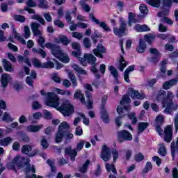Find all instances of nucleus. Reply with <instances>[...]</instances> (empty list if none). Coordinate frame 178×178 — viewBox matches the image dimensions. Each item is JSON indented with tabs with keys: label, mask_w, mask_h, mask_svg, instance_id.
<instances>
[{
	"label": "nucleus",
	"mask_w": 178,
	"mask_h": 178,
	"mask_svg": "<svg viewBox=\"0 0 178 178\" xmlns=\"http://www.w3.org/2000/svg\"><path fill=\"white\" fill-rule=\"evenodd\" d=\"M41 95L46 97L45 104L47 106L56 108L63 115V116H70L74 112V107L70 104L69 100H64L63 104L59 107V97L54 92L45 93L44 90L40 91Z\"/></svg>",
	"instance_id": "nucleus-1"
},
{
	"label": "nucleus",
	"mask_w": 178,
	"mask_h": 178,
	"mask_svg": "<svg viewBox=\"0 0 178 178\" xmlns=\"http://www.w3.org/2000/svg\"><path fill=\"white\" fill-rule=\"evenodd\" d=\"M175 96L172 92H168L164 90H160L157 95V100L159 102H162L164 109V113H172L173 111H177L178 106L176 102L173 101Z\"/></svg>",
	"instance_id": "nucleus-2"
},
{
	"label": "nucleus",
	"mask_w": 178,
	"mask_h": 178,
	"mask_svg": "<svg viewBox=\"0 0 178 178\" xmlns=\"http://www.w3.org/2000/svg\"><path fill=\"white\" fill-rule=\"evenodd\" d=\"M23 166H26V175L25 178H37V175L33 174L31 175H29V172L31 170V168L30 166V159H22L20 156H17L9 165L10 169H13V170H15V172L17 173V170H16V168H21Z\"/></svg>",
	"instance_id": "nucleus-3"
},
{
	"label": "nucleus",
	"mask_w": 178,
	"mask_h": 178,
	"mask_svg": "<svg viewBox=\"0 0 178 178\" xmlns=\"http://www.w3.org/2000/svg\"><path fill=\"white\" fill-rule=\"evenodd\" d=\"M44 47H46L47 49H51L52 55L54 56L55 58H57V59H59V60L63 63H69V62H70V58H69L67 54L61 51L59 45L49 42L46 43Z\"/></svg>",
	"instance_id": "nucleus-4"
},
{
	"label": "nucleus",
	"mask_w": 178,
	"mask_h": 178,
	"mask_svg": "<svg viewBox=\"0 0 178 178\" xmlns=\"http://www.w3.org/2000/svg\"><path fill=\"white\" fill-rule=\"evenodd\" d=\"M40 27H41V24L37 22H31V29L32 30V33L35 37H38L39 39L38 40V42L39 45L42 48H44L43 46L44 44L45 43V39L44 37H42V31L41 29H40Z\"/></svg>",
	"instance_id": "nucleus-5"
},
{
	"label": "nucleus",
	"mask_w": 178,
	"mask_h": 178,
	"mask_svg": "<svg viewBox=\"0 0 178 178\" xmlns=\"http://www.w3.org/2000/svg\"><path fill=\"white\" fill-rule=\"evenodd\" d=\"M69 124L66 122H63L59 125L58 130L55 135L56 143H62L63 136L66 134V130H69Z\"/></svg>",
	"instance_id": "nucleus-6"
},
{
	"label": "nucleus",
	"mask_w": 178,
	"mask_h": 178,
	"mask_svg": "<svg viewBox=\"0 0 178 178\" xmlns=\"http://www.w3.org/2000/svg\"><path fill=\"white\" fill-rule=\"evenodd\" d=\"M126 26H127V24L126 21H124V19L122 17H120V28L113 29L114 34L118 37H123V34H124L126 31Z\"/></svg>",
	"instance_id": "nucleus-7"
},
{
	"label": "nucleus",
	"mask_w": 178,
	"mask_h": 178,
	"mask_svg": "<svg viewBox=\"0 0 178 178\" xmlns=\"http://www.w3.org/2000/svg\"><path fill=\"white\" fill-rule=\"evenodd\" d=\"M85 88L88 90H86L85 94L87 99V108L88 109H92V86L91 85H86Z\"/></svg>",
	"instance_id": "nucleus-8"
},
{
	"label": "nucleus",
	"mask_w": 178,
	"mask_h": 178,
	"mask_svg": "<svg viewBox=\"0 0 178 178\" xmlns=\"http://www.w3.org/2000/svg\"><path fill=\"white\" fill-rule=\"evenodd\" d=\"M107 99L108 97L106 96H104L102 99V109L100 113L102 119H103V122H104V123H109V115L105 108V104H106Z\"/></svg>",
	"instance_id": "nucleus-9"
},
{
	"label": "nucleus",
	"mask_w": 178,
	"mask_h": 178,
	"mask_svg": "<svg viewBox=\"0 0 178 178\" xmlns=\"http://www.w3.org/2000/svg\"><path fill=\"white\" fill-rule=\"evenodd\" d=\"M101 158L104 161V162L111 161V158H112V152H111V148L106 146V145H103L102 148Z\"/></svg>",
	"instance_id": "nucleus-10"
},
{
	"label": "nucleus",
	"mask_w": 178,
	"mask_h": 178,
	"mask_svg": "<svg viewBox=\"0 0 178 178\" xmlns=\"http://www.w3.org/2000/svg\"><path fill=\"white\" fill-rule=\"evenodd\" d=\"M118 141L122 143V141H131L133 136L127 130H122L118 133Z\"/></svg>",
	"instance_id": "nucleus-11"
},
{
	"label": "nucleus",
	"mask_w": 178,
	"mask_h": 178,
	"mask_svg": "<svg viewBox=\"0 0 178 178\" xmlns=\"http://www.w3.org/2000/svg\"><path fill=\"white\" fill-rule=\"evenodd\" d=\"M90 17L91 18L92 22H94V23H95V24H98L99 26V27L103 29V30H104L107 33H109V31H111V28H109V26H108V24H106V22H99V20L98 19L95 18V17L94 16V14H90Z\"/></svg>",
	"instance_id": "nucleus-12"
},
{
	"label": "nucleus",
	"mask_w": 178,
	"mask_h": 178,
	"mask_svg": "<svg viewBox=\"0 0 178 178\" xmlns=\"http://www.w3.org/2000/svg\"><path fill=\"white\" fill-rule=\"evenodd\" d=\"M173 127L170 125L167 126L164 129V141L165 143H170L172 141V138L173 137Z\"/></svg>",
	"instance_id": "nucleus-13"
},
{
	"label": "nucleus",
	"mask_w": 178,
	"mask_h": 178,
	"mask_svg": "<svg viewBox=\"0 0 178 178\" xmlns=\"http://www.w3.org/2000/svg\"><path fill=\"white\" fill-rule=\"evenodd\" d=\"M106 52V49H105L101 44H97L96 49H93L94 55L97 58H101V59H104L103 54H105Z\"/></svg>",
	"instance_id": "nucleus-14"
},
{
	"label": "nucleus",
	"mask_w": 178,
	"mask_h": 178,
	"mask_svg": "<svg viewBox=\"0 0 178 178\" xmlns=\"http://www.w3.org/2000/svg\"><path fill=\"white\" fill-rule=\"evenodd\" d=\"M128 92L129 95L133 99H144L145 97L144 94H140L138 90H135L134 89H130Z\"/></svg>",
	"instance_id": "nucleus-15"
},
{
	"label": "nucleus",
	"mask_w": 178,
	"mask_h": 178,
	"mask_svg": "<svg viewBox=\"0 0 178 178\" xmlns=\"http://www.w3.org/2000/svg\"><path fill=\"white\" fill-rule=\"evenodd\" d=\"M10 81H12V76L9 74H3L1 79V87L6 88Z\"/></svg>",
	"instance_id": "nucleus-16"
},
{
	"label": "nucleus",
	"mask_w": 178,
	"mask_h": 178,
	"mask_svg": "<svg viewBox=\"0 0 178 178\" xmlns=\"http://www.w3.org/2000/svg\"><path fill=\"white\" fill-rule=\"evenodd\" d=\"M108 70L114 78V84H119V73L113 65L108 67Z\"/></svg>",
	"instance_id": "nucleus-17"
},
{
	"label": "nucleus",
	"mask_w": 178,
	"mask_h": 178,
	"mask_svg": "<svg viewBox=\"0 0 178 178\" xmlns=\"http://www.w3.org/2000/svg\"><path fill=\"white\" fill-rule=\"evenodd\" d=\"M72 55H73V56H74L75 58H77L79 59V60L81 65H82V66H87V63L86 62V60H84V58H83V57H80V56H81V49L73 51Z\"/></svg>",
	"instance_id": "nucleus-18"
},
{
	"label": "nucleus",
	"mask_w": 178,
	"mask_h": 178,
	"mask_svg": "<svg viewBox=\"0 0 178 178\" xmlns=\"http://www.w3.org/2000/svg\"><path fill=\"white\" fill-rule=\"evenodd\" d=\"M83 60H86V64L88 62L89 65H94V63L97 62V58L94 55L90 54H84Z\"/></svg>",
	"instance_id": "nucleus-19"
},
{
	"label": "nucleus",
	"mask_w": 178,
	"mask_h": 178,
	"mask_svg": "<svg viewBox=\"0 0 178 178\" xmlns=\"http://www.w3.org/2000/svg\"><path fill=\"white\" fill-rule=\"evenodd\" d=\"M65 152L67 155H70V158L71 161H74L76 159V156H77V152L76 149H72V147H67L65 149Z\"/></svg>",
	"instance_id": "nucleus-20"
},
{
	"label": "nucleus",
	"mask_w": 178,
	"mask_h": 178,
	"mask_svg": "<svg viewBox=\"0 0 178 178\" xmlns=\"http://www.w3.org/2000/svg\"><path fill=\"white\" fill-rule=\"evenodd\" d=\"M177 83V79H170L169 81H165L163 84V90H170V88H172L173 86H176Z\"/></svg>",
	"instance_id": "nucleus-21"
},
{
	"label": "nucleus",
	"mask_w": 178,
	"mask_h": 178,
	"mask_svg": "<svg viewBox=\"0 0 178 178\" xmlns=\"http://www.w3.org/2000/svg\"><path fill=\"white\" fill-rule=\"evenodd\" d=\"M74 99H79L83 105H86V98L84 97V95L81 93V90H76L74 94Z\"/></svg>",
	"instance_id": "nucleus-22"
},
{
	"label": "nucleus",
	"mask_w": 178,
	"mask_h": 178,
	"mask_svg": "<svg viewBox=\"0 0 178 178\" xmlns=\"http://www.w3.org/2000/svg\"><path fill=\"white\" fill-rule=\"evenodd\" d=\"M2 63L4 67V70H6V72H13L14 70L13 65L10 62L8 61V60L6 59H3Z\"/></svg>",
	"instance_id": "nucleus-23"
},
{
	"label": "nucleus",
	"mask_w": 178,
	"mask_h": 178,
	"mask_svg": "<svg viewBox=\"0 0 178 178\" xmlns=\"http://www.w3.org/2000/svg\"><path fill=\"white\" fill-rule=\"evenodd\" d=\"M134 29L138 33H144V31H151V29L146 24L140 25V24H136Z\"/></svg>",
	"instance_id": "nucleus-24"
},
{
	"label": "nucleus",
	"mask_w": 178,
	"mask_h": 178,
	"mask_svg": "<svg viewBox=\"0 0 178 178\" xmlns=\"http://www.w3.org/2000/svg\"><path fill=\"white\" fill-rule=\"evenodd\" d=\"M147 48V44H145V40L140 39L139 41V45L136 48L137 52L139 54H143Z\"/></svg>",
	"instance_id": "nucleus-25"
},
{
	"label": "nucleus",
	"mask_w": 178,
	"mask_h": 178,
	"mask_svg": "<svg viewBox=\"0 0 178 178\" xmlns=\"http://www.w3.org/2000/svg\"><path fill=\"white\" fill-rule=\"evenodd\" d=\"M42 127H43L42 124L29 125L26 127V130L30 133H37V131H39L40 129H42Z\"/></svg>",
	"instance_id": "nucleus-26"
},
{
	"label": "nucleus",
	"mask_w": 178,
	"mask_h": 178,
	"mask_svg": "<svg viewBox=\"0 0 178 178\" xmlns=\"http://www.w3.org/2000/svg\"><path fill=\"white\" fill-rule=\"evenodd\" d=\"M134 70V65H130L124 72V79L126 83H130V79H129V74L130 72Z\"/></svg>",
	"instance_id": "nucleus-27"
},
{
	"label": "nucleus",
	"mask_w": 178,
	"mask_h": 178,
	"mask_svg": "<svg viewBox=\"0 0 178 178\" xmlns=\"http://www.w3.org/2000/svg\"><path fill=\"white\" fill-rule=\"evenodd\" d=\"M72 67L74 69V70H75V72H76V73H79V74H83L84 76H87L88 74L87 71L77 65V64H73Z\"/></svg>",
	"instance_id": "nucleus-28"
},
{
	"label": "nucleus",
	"mask_w": 178,
	"mask_h": 178,
	"mask_svg": "<svg viewBox=\"0 0 178 178\" xmlns=\"http://www.w3.org/2000/svg\"><path fill=\"white\" fill-rule=\"evenodd\" d=\"M126 66H127V61L124 60V58H123V56H121L119 61V66H118L119 70H120V72H123Z\"/></svg>",
	"instance_id": "nucleus-29"
},
{
	"label": "nucleus",
	"mask_w": 178,
	"mask_h": 178,
	"mask_svg": "<svg viewBox=\"0 0 178 178\" xmlns=\"http://www.w3.org/2000/svg\"><path fill=\"white\" fill-rule=\"evenodd\" d=\"M106 169L107 172H111V170L113 175H118V170H116V167H115L114 164H109L108 163H106L105 165Z\"/></svg>",
	"instance_id": "nucleus-30"
},
{
	"label": "nucleus",
	"mask_w": 178,
	"mask_h": 178,
	"mask_svg": "<svg viewBox=\"0 0 178 178\" xmlns=\"http://www.w3.org/2000/svg\"><path fill=\"white\" fill-rule=\"evenodd\" d=\"M131 23H137V19H136V15L134 13H129L128 17V26L131 27Z\"/></svg>",
	"instance_id": "nucleus-31"
},
{
	"label": "nucleus",
	"mask_w": 178,
	"mask_h": 178,
	"mask_svg": "<svg viewBox=\"0 0 178 178\" xmlns=\"http://www.w3.org/2000/svg\"><path fill=\"white\" fill-rule=\"evenodd\" d=\"M56 42H57V44L62 42L64 45H69V44H70V41H69V39H67L66 36H60L58 40H56Z\"/></svg>",
	"instance_id": "nucleus-32"
},
{
	"label": "nucleus",
	"mask_w": 178,
	"mask_h": 178,
	"mask_svg": "<svg viewBox=\"0 0 178 178\" xmlns=\"http://www.w3.org/2000/svg\"><path fill=\"white\" fill-rule=\"evenodd\" d=\"M79 3L84 12H86L87 13H88V12H90L91 8L90 7V6H88V4L86 3V0H81Z\"/></svg>",
	"instance_id": "nucleus-33"
},
{
	"label": "nucleus",
	"mask_w": 178,
	"mask_h": 178,
	"mask_svg": "<svg viewBox=\"0 0 178 178\" xmlns=\"http://www.w3.org/2000/svg\"><path fill=\"white\" fill-rule=\"evenodd\" d=\"M147 3L150 5L151 6H154V8H159L161 6V0H145Z\"/></svg>",
	"instance_id": "nucleus-34"
},
{
	"label": "nucleus",
	"mask_w": 178,
	"mask_h": 178,
	"mask_svg": "<svg viewBox=\"0 0 178 178\" xmlns=\"http://www.w3.org/2000/svg\"><path fill=\"white\" fill-rule=\"evenodd\" d=\"M32 51L34 52V54L41 55L42 58H47V52H45V51H44L42 49H37L33 47Z\"/></svg>",
	"instance_id": "nucleus-35"
},
{
	"label": "nucleus",
	"mask_w": 178,
	"mask_h": 178,
	"mask_svg": "<svg viewBox=\"0 0 178 178\" xmlns=\"http://www.w3.org/2000/svg\"><path fill=\"white\" fill-rule=\"evenodd\" d=\"M68 76L72 83L73 87H77V79H76V75L72 72H68Z\"/></svg>",
	"instance_id": "nucleus-36"
},
{
	"label": "nucleus",
	"mask_w": 178,
	"mask_h": 178,
	"mask_svg": "<svg viewBox=\"0 0 178 178\" xmlns=\"http://www.w3.org/2000/svg\"><path fill=\"white\" fill-rule=\"evenodd\" d=\"M124 111H126V112H129V111H130V106H118L117 108V112L118 113H119V115H122V113H124Z\"/></svg>",
	"instance_id": "nucleus-37"
},
{
	"label": "nucleus",
	"mask_w": 178,
	"mask_h": 178,
	"mask_svg": "<svg viewBox=\"0 0 178 178\" xmlns=\"http://www.w3.org/2000/svg\"><path fill=\"white\" fill-rule=\"evenodd\" d=\"M18 62L19 63H26L28 66H31V63H30V60L27 57H23L22 56H18Z\"/></svg>",
	"instance_id": "nucleus-38"
},
{
	"label": "nucleus",
	"mask_w": 178,
	"mask_h": 178,
	"mask_svg": "<svg viewBox=\"0 0 178 178\" xmlns=\"http://www.w3.org/2000/svg\"><path fill=\"white\" fill-rule=\"evenodd\" d=\"M12 143V138L10 137L5 138L4 139L0 140V145L6 147Z\"/></svg>",
	"instance_id": "nucleus-39"
},
{
	"label": "nucleus",
	"mask_w": 178,
	"mask_h": 178,
	"mask_svg": "<svg viewBox=\"0 0 178 178\" xmlns=\"http://www.w3.org/2000/svg\"><path fill=\"white\" fill-rule=\"evenodd\" d=\"M147 127H148V123H147V122H140L138 124V134H140V133H143V131H144V130H145V129H147Z\"/></svg>",
	"instance_id": "nucleus-40"
},
{
	"label": "nucleus",
	"mask_w": 178,
	"mask_h": 178,
	"mask_svg": "<svg viewBox=\"0 0 178 178\" xmlns=\"http://www.w3.org/2000/svg\"><path fill=\"white\" fill-rule=\"evenodd\" d=\"M90 160H86L85 163L80 167L79 170L81 173H86L87 172V169H88V165H90Z\"/></svg>",
	"instance_id": "nucleus-41"
},
{
	"label": "nucleus",
	"mask_w": 178,
	"mask_h": 178,
	"mask_svg": "<svg viewBox=\"0 0 178 178\" xmlns=\"http://www.w3.org/2000/svg\"><path fill=\"white\" fill-rule=\"evenodd\" d=\"M160 148L159 149L158 153L161 155V156H166V148L165 147V144L161 143L159 144Z\"/></svg>",
	"instance_id": "nucleus-42"
},
{
	"label": "nucleus",
	"mask_w": 178,
	"mask_h": 178,
	"mask_svg": "<svg viewBox=\"0 0 178 178\" xmlns=\"http://www.w3.org/2000/svg\"><path fill=\"white\" fill-rule=\"evenodd\" d=\"M38 7L42 9H48L49 6L48 5V1L47 0H39Z\"/></svg>",
	"instance_id": "nucleus-43"
},
{
	"label": "nucleus",
	"mask_w": 178,
	"mask_h": 178,
	"mask_svg": "<svg viewBox=\"0 0 178 178\" xmlns=\"http://www.w3.org/2000/svg\"><path fill=\"white\" fill-rule=\"evenodd\" d=\"M90 72L95 74L96 79H100L101 74L98 72V69H97V66L95 65H92L90 67Z\"/></svg>",
	"instance_id": "nucleus-44"
},
{
	"label": "nucleus",
	"mask_w": 178,
	"mask_h": 178,
	"mask_svg": "<svg viewBox=\"0 0 178 178\" xmlns=\"http://www.w3.org/2000/svg\"><path fill=\"white\" fill-rule=\"evenodd\" d=\"M32 19H33V20H38L39 23L43 24V26H45V19H44V18H42L40 15H34L32 16Z\"/></svg>",
	"instance_id": "nucleus-45"
},
{
	"label": "nucleus",
	"mask_w": 178,
	"mask_h": 178,
	"mask_svg": "<svg viewBox=\"0 0 178 178\" xmlns=\"http://www.w3.org/2000/svg\"><path fill=\"white\" fill-rule=\"evenodd\" d=\"M55 64L52 61L46 62L42 63V69H54Z\"/></svg>",
	"instance_id": "nucleus-46"
},
{
	"label": "nucleus",
	"mask_w": 178,
	"mask_h": 178,
	"mask_svg": "<svg viewBox=\"0 0 178 178\" xmlns=\"http://www.w3.org/2000/svg\"><path fill=\"white\" fill-rule=\"evenodd\" d=\"M33 149V148L31 147V146L29 145H24L22 147V154H26V155L30 153V152Z\"/></svg>",
	"instance_id": "nucleus-47"
},
{
	"label": "nucleus",
	"mask_w": 178,
	"mask_h": 178,
	"mask_svg": "<svg viewBox=\"0 0 178 178\" xmlns=\"http://www.w3.org/2000/svg\"><path fill=\"white\" fill-rule=\"evenodd\" d=\"M24 38H30V36L31 35V32L30 31V27H29V26H24Z\"/></svg>",
	"instance_id": "nucleus-48"
},
{
	"label": "nucleus",
	"mask_w": 178,
	"mask_h": 178,
	"mask_svg": "<svg viewBox=\"0 0 178 178\" xmlns=\"http://www.w3.org/2000/svg\"><path fill=\"white\" fill-rule=\"evenodd\" d=\"M131 99L129 95H124L122 97V99L120 101L121 105H126V104H130Z\"/></svg>",
	"instance_id": "nucleus-49"
},
{
	"label": "nucleus",
	"mask_w": 178,
	"mask_h": 178,
	"mask_svg": "<svg viewBox=\"0 0 178 178\" xmlns=\"http://www.w3.org/2000/svg\"><path fill=\"white\" fill-rule=\"evenodd\" d=\"M83 45L86 49L91 48L92 44L91 40L88 38H85L83 40Z\"/></svg>",
	"instance_id": "nucleus-50"
},
{
	"label": "nucleus",
	"mask_w": 178,
	"mask_h": 178,
	"mask_svg": "<svg viewBox=\"0 0 178 178\" xmlns=\"http://www.w3.org/2000/svg\"><path fill=\"white\" fill-rule=\"evenodd\" d=\"M32 63L34 65L35 67H38V69H42V63L40 60L37 58H33L32 60Z\"/></svg>",
	"instance_id": "nucleus-51"
},
{
	"label": "nucleus",
	"mask_w": 178,
	"mask_h": 178,
	"mask_svg": "<svg viewBox=\"0 0 178 178\" xmlns=\"http://www.w3.org/2000/svg\"><path fill=\"white\" fill-rule=\"evenodd\" d=\"M161 59V55L152 56L151 58H149V62L152 63H158Z\"/></svg>",
	"instance_id": "nucleus-52"
},
{
	"label": "nucleus",
	"mask_w": 178,
	"mask_h": 178,
	"mask_svg": "<svg viewBox=\"0 0 178 178\" xmlns=\"http://www.w3.org/2000/svg\"><path fill=\"white\" fill-rule=\"evenodd\" d=\"M140 12L143 15H147L148 13V8L145 4H140L139 7Z\"/></svg>",
	"instance_id": "nucleus-53"
},
{
	"label": "nucleus",
	"mask_w": 178,
	"mask_h": 178,
	"mask_svg": "<svg viewBox=\"0 0 178 178\" xmlns=\"http://www.w3.org/2000/svg\"><path fill=\"white\" fill-rule=\"evenodd\" d=\"M14 20L16 22H20L21 23H24L26 22V17L22 15H15Z\"/></svg>",
	"instance_id": "nucleus-54"
},
{
	"label": "nucleus",
	"mask_w": 178,
	"mask_h": 178,
	"mask_svg": "<svg viewBox=\"0 0 178 178\" xmlns=\"http://www.w3.org/2000/svg\"><path fill=\"white\" fill-rule=\"evenodd\" d=\"M149 170H152V163H151V162L148 161V162H147V163L145 165L143 172L145 173H148V172H149Z\"/></svg>",
	"instance_id": "nucleus-55"
},
{
	"label": "nucleus",
	"mask_w": 178,
	"mask_h": 178,
	"mask_svg": "<svg viewBox=\"0 0 178 178\" xmlns=\"http://www.w3.org/2000/svg\"><path fill=\"white\" fill-rule=\"evenodd\" d=\"M129 119L132 120V124H136L137 123V118L136 117V114L134 113H131L128 115Z\"/></svg>",
	"instance_id": "nucleus-56"
},
{
	"label": "nucleus",
	"mask_w": 178,
	"mask_h": 178,
	"mask_svg": "<svg viewBox=\"0 0 178 178\" xmlns=\"http://www.w3.org/2000/svg\"><path fill=\"white\" fill-rule=\"evenodd\" d=\"M54 26L59 27L60 29H63L65 27V24L60 19L54 20Z\"/></svg>",
	"instance_id": "nucleus-57"
},
{
	"label": "nucleus",
	"mask_w": 178,
	"mask_h": 178,
	"mask_svg": "<svg viewBox=\"0 0 178 178\" xmlns=\"http://www.w3.org/2000/svg\"><path fill=\"white\" fill-rule=\"evenodd\" d=\"M162 2L163 6L170 8V6H172V3H173V0H162Z\"/></svg>",
	"instance_id": "nucleus-58"
},
{
	"label": "nucleus",
	"mask_w": 178,
	"mask_h": 178,
	"mask_svg": "<svg viewBox=\"0 0 178 178\" xmlns=\"http://www.w3.org/2000/svg\"><path fill=\"white\" fill-rule=\"evenodd\" d=\"M135 161L136 162H141V161H144V155L141 153L136 154L135 155Z\"/></svg>",
	"instance_id": "nucleus-59"
},
{
	"label": "nucleus",
	"mask_w": 178,
	"mask_h": 178,
	"mask_svg": "<svg viewBox=\"0 0 178 178\" xmlns=\"http://www.w3.org/2000/svg\"><path fill=\"white\" fill-rule=\"evenodd\" d=\"M168 15H169V10L168 9L164 10L163 11H160L157 14L159 17H163L165 16H168Z\"/></svg>",
	"instance_id": "nucleus-60"
},
{
	"label": "nucleus",
	"mask_w": 178,
	"mask_h": 178,
	"mask_svg": "<svg viewBox=\"0 0 178 178\" xmlns=\"http://www.w3.org/2000/svg\"><path fill=\"white\" fill-rule=\"evenodd\" d=\"M84 144H86V141L81 140L76 145V151H81L83 149V147H84Z\"/></svg>",
	"instance_id": "nucleus-61"
},
{
	"label": "nucleus",
	"mask_w": 178,
	"mask_h": 178,
	"mask_svg": "<svg viewBox=\"0 0 178 178\" xmlns=\"http://www.w3.org/2000/svg\"><path fill=\"white\" fill-rule=\"evenodd\" d=\"M47 163H48L51 169V172H56V168L55 167V165L54 164V161H52L51 160L48 159L47 161Z\"/></svg>",
	"instance_id": "nucleus-62"
},
{
	"label": "nucleus",
	"mask_w": 178,
	"mask_h": 178,
	"mask_svg": "<svg viewBox=\"0 0 178 178\" xmlns=\"http://www.w3.org/2000/svg\"><path fill=\"white\" fill-rule=\"evenodd\" d=\"M72 37L74 38H77V40H81L83 38V33L79 32H73Z\"/></svg>",
	"instance_id": "nucleus-63"
},
{
	"label": "nucleus",
	"mask_w": 178,
	"mask_h": 178,
	"mask_svg": "<svg viewBox=\"0 0 178 178\" xmlns=\"http://www.w3.org/2000/svg\"><path fill=\"white\" fill-rule=\"evenodd\" d=\"M155 122H156V124H162V123H163V116L158 115L156 118Z\"/></svg>",
	"instance_id": "nucleus-64"
}]
</instances>
